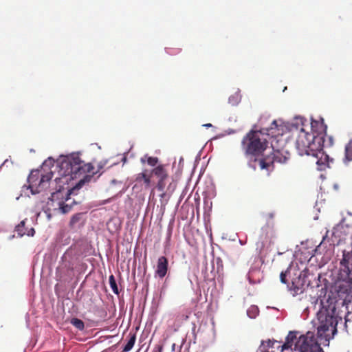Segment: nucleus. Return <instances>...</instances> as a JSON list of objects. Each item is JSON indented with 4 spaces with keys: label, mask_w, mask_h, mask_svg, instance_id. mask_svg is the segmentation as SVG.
<instances>
[{
    "label": "nucleus",
    "mask_w": 352,
    "mask_h": 352,
    "mask_svg": "<svg viewBox=\"0 0 352 352\" xmlns=\"http://www.w3.org/2000/svg\"><path fill=\"white\" fill-rule=\"evenodd\" d=\"M58 174L61 177H56L55 182L57 184L60 183L63 184L65 182H62L64 177L69 176V179H66L65 182H68V179L76 178L80 176L82 173H89L91 175H87L84 179H80L78 182V186L82 185L85 179H90L96 172L94 171V166L91 163L85 164L78 155H74L64 158L59 164Z\"/></svg>",
    "instance_id": "obj_1"
},
{
    "label": "nucleus",
    "mask_w": 352,
    "mask_h": 352,
    "mask_svg": "<svg viewBox=\"0 0 352 352\" xmlns=\"http://www.w3.org/2000/svg\"><path fill=\"white\" fill-rule=\"evenodd\" d=\"M297 331L289 332L285 343L280 346L282 352L287 350L296 352H323L313 332L308 331L299 337H297Z\"/></svg>",
    "instance_id": "obj_2"
},
{
    "label": "nucleus",
    "mask_w": 352,
    "mask_h": 352,
    "mask_svg": "<svg viewBox=\"0 0 352 352\" xmlns=\"http://www.w3.org/2000/svg\"><path fill=\"white\" fill-rule=\"evenodd\" d=\"M261 130H251L243 137L241 147L247 156L254 157V160L263 154L267 147V142L263 138Z\"/></svg>",
    "instance_id": "obj_3"
},
{
    "label": "nucleus",
    "mask_w": 352,
    "mask_h": 352,
    "mask_svg": "<svg viewBox=\"0 0 352 352\" xmlns=\"http://www.w3.org/2000/svg\"><path fill=\"white\" fill-rule=\"evenodd\" d=\"M320 142H322V138L315 137L301 127L296 141V147L300 155H309L320 148Z\"/></svg>",
    "instance_id": "obj_4"
},
{
    "label": "nucleus",
    "mask_w": 352,
    "mask_h": 352,
    "mask_svg": "<svg viewBox=\"0 0 352 352\" xmlns=\"http://www.w3.org/2000/svg\"><path fill=\"white\" fill-rule=\"evenodd\" d=\"M318 318L320 321V325L318 327V333L322 336L327 331L333 333L337 331V324L342 317L338 316L335 306L330 307L329 309H322L318 314Z\"/></svg>",
    "instance_id": "obj_5"
},
{
    "label": "nucleus",
    "mask_w": 352,
    "mask_h": 352,
    "mask_svg": "<svg viewBox=\"0 0 352 352\" xmlns=\"http://www.w3.org/2000/svg\"><path fill=\"white\" fill-rule=\"evenodd\" d=\"M290 153L284 150H276L273 153L260 159L254 160V164L250 162V165L255 169L258 166L261 170H270L275 162L280 164L287 163L290 159Z\"/></svg>",
    "instance_id": "obj_6"
},
{
    "label": "nucleus",
    "mask_w": 352,
    "mask_h": 352,
    "mask_svg": "<svg viewBox=\"0 0 352 352\" xmlns=\"http://www.w3.org/2000/svg\"><path fill=\"white\" fill-rule=\"evenodd\" d=\"M52 177V171H50L45 175H41L38 170H32L28 178L29 188L32 193H39L47 189Z\"/></svg>",
    "instance_id": "obj_7"
},
{
    "label": "nucleus",
    "mask_w": 352,
    "mask_h": 352,
    "mask_svg": "<svg viewBox=\"0 0 352 352\" xmlns=\"http://www.w3.org/2000/svg\"><path fill=\"white\" fill-rule=\"evenodd\" d=\"M333 144V138L328 137L327 142H320V148L310 153L309 155L315 158L316 164L318 166L319 170H324L326 167H330V163L333 162V160L330 158L323 151L324 147H331Z\"/></svg>",
    "instance_id": "obj_8"
},
{
    "label": "nucleus",
    "mask_w": 352,
    "mask_h": 352,
    "mask_svg": "<svg viewBox=\"0 0 352 352\" xmlns=\"http://www.w3.org/2000/svg\"><path fill=\"white\" fill-rule=\"evenodd\" d=\"M151 177L154 176L157 179L156 188L159 191L162 192L160 197H164L166 195L164 189L166 185V180L169 177L166 165L162 164H158L156 167L151 170Z\"/></svg>",
    "instance_id": "obj_9"
},
{
    "label": "nucleus",
    "mask_w": 352,
    "mask_h": 352,
    "mask_svg": "<svg viewBox=\"0 0 352 352\" xmlns=\"http://www.w3.org/2000/svg\"><path fill=\"white\" fill-rule=\"evenodd\" d=\"M309 271L305 270L302 271L297 279L292 282V286L290 288L294 292V295L302 294L305 287L310 284V280H307Z\"/></svg>",
    "instance_id": "obj_10"
},
{
    "label": "nucleus",
    "mask_w": 352,
    "mask_h": 352,
    "mask_svg": "<svg viewBox=\"0 0 352 352\" xmlns=\"http://www.w3.org/2000/svg\"><path fill=\"white\" fill-rule=\"evenodd\" d=\"M311 129L312 133L315 137L322 138V142H327L328 135H327V126L324 124V119L320 118L318 120H312L311 122Z\"/></svg>",
    "instance_id": "obj_11"
},
{
    "label": "nucleus",
    "mask_w": 352,
    "mask_h": 352,
    "mask_svg": "<svg viewBox=\"0 0 352 352\" xmlns=\"http://www.w3.org/2000/svg\"><path fill=\"white\" fill-rule=\"evenodd\" d=\"M168 265V259L164 256H160L157 260L155 275L163 278L167 273Z\"/></svg>",
    "instance_id": "obj_12"
},
{
    "label": "nucleus",
    "mask_w": 352,
    "mask_h": 352,
    "mask_svg": "<svg viewBox=\"0 0 352 352\" xmlns=\"http://www.w3.org/2000/svg\"><path fill=\"white\" fill-rule=\"evenodd\" d=\"M135 180L138 182H144L145 187L148 188L151 184V170L148 169H144L142 173H138L136 175Z\"/></svg>",
    "instance_id": "obj_13"
},
{
    "label": "nucleus",
    "mask_w": 352,
    "mask_h": 352,
    "mask_svg": "<svg viewBox=\"0 0 352 352\" xmlns=\"http://www.w3.org/2000/svg\"><path fill=\"white\" fill-rule=\"evenodd\" d=\"M128 338H129V340L127 341V343L123 348L122 352H128V351H131L135 344V340H136L135 333L130 332L129 333Z\"/></svg>",
    "instance_id": "obj_14"
},
{
    "label": "nucleus",
    "mask_w": 352,
    "mask_h": 352,
    "mask_svg": "<svg viewBox=\"0 0 352 352\" xmlns=\"http://www.w3.org/2000/svg\"><path fill=\"white\" fill-rule=\"evenodd\" d=\"M344 162L352 161V139L345 146V157Z\"/></svg>",
    "instance_id": "obj_15"
},
{
    "label": "nucleus",
    "mask_w": 352,
    "mask_h": 352,
    "mask_svg": "<svg viewBox=\"0 0 352 352\" xmlns=\"http://www.w3.org/2000/svg\"><path fill=\"white\" fill-rule=\"evenodd\" d=\"M70 323L80 331H82L85 329V324L83 321L77 318H72L70 320Z\"/></svg>",
    "instance_id": "obj_16"
},
{
    "label": "nucleus",
    "mask_w": 352,
    "mask_h": 352,
    "mask_svg": "<svg viewBox=\"0 0 352 352\" xmlns=\"http://www.w3.org/2000/svg\"><path fill=\"white\" fill-rule=\"evenodd\" d=\"M265 130L267 134L271 133L272 135H278L279 134L278 132L277 133H276V132L274 131L275 130L279 131L277 121L276 120H273L272 122L271 123L270 126L269 128H266Z\"/></svg>",
    "instance_id": "obj_17"
},
{
    "label": "nucleus",
    "mask_w": 352,
    "mask_h": 352,
    "mask_svg": "<svg viewBox=\"0 0 352 352\" xmlns=\"http://www.w3.org/2000/svg\"><path fill=\"white\" fill-rule=\"evenodd\" d=\"M145 157H146V162L150 166L155 168L158 165L159 159L157 157H151L145 155Z\"/></svg>",
    "instance_id": "obj_18"
},
{
    "label": "nucleus",
    "mask_w": 352,
    "mask_h": 352,
    "mask_svg": "<svg viewBox=\"0 0 352 352\" xmlns=\"http://www.w3.org/2000/svg\"><path fill=\"white\" fill-rule=\"evenodd\" d=\"M258 313L259 310L256 306H251L247 311V314L250 318H255Z\"/></svg>",
    "instance_id": "obj_19"
},
{
    "label": "nucleus",
    "mask_w": 352,
    "mask_h": 352,
    "mask_svg": "<svg viewBox=\"0 0 352 352\" xmlns=\"http://www.w3.org/2000/svg\"><path fill=\"white\" fill-rule=\"evenodd\" d=\"M109 285H110V287H111L112 291L116 294H119V291H118V286H117L116 281L114 276L111 274L109 276Z\"/></svg>",
    "instance_id": "obj_20"
},
{
    "label": "nucleus",
    "mask_w": 352,
    "mask_h": 352,
    "mask_svg": "<svg viewBox=\"0 0 352 352\" xmlns=\"http://www.w3.org/2000/svg\"><path fill=\"white\" fill-rule=\"evenodd\" d=\"M25 221H22L15 228V231L17 232L18 235H19L20 236H23L25 234Z\"/></svg>",
    "instance_id": "obj_21"
},
{
    "label": "nucleus",
    "mask_w": 352,
    "mask_h": 352,
    "mask_svg": "<svg viewBox=\"0 0 352 352\" xmlns=\"http://www.w3.org/2000/svg\"><path fill=\"white\" fill-rule=\"evenodd\" d=\"M261 342H263L265 343L264 346L265 347V349H267V351H269V349L274 347V344L278 342L275 340H270V339L265 340V341L262 340Z\"/></svg>",
    "instance_id": "obj_22"
},
{
    "label": "nucleus",
    "mask_w": 352,
    "mask_h": 352,
    "mask_svg": "<svg viewBox=\"0 0 352 352\" xmlns=\"http://www.w3.org/2000/svg\"><path fill=\"white\" fill-rule=\"evenodd\" d=\"M286 276H287V272H281V273L280 274V279L281 283H285V284L287 283Z\"/></svg>",
    "instance_id": "obj_23"
},
{
    "label": "nucleus",
    "mask_w": 352,
    "mask_h": 352,
    "mask_svg": "<svg viewBox=\"0 0 352 352\" xmlns=\"http://www.w3.org/2000/svg\"><path fill=\"white\" fill-rule=\"evenodd\" d=\"M60 209L63 213H67L69 211L70 207L68 205H64V204L60 205Z\"/></svg>",
    "instance_id": "obj_24"
},
{
    "label": "nucleus",
    "mask_w": 352,
    "mask_h": 352,
    "mask_svg": "<svg viewBox=\"0 0 352 352\" xmlns=\"http://www.w3.org/2000/svg\"><path fill=\"white\" fill-rule=\"evenodd\" d=\"M264 345H265V343L263 342H261V345L259 346V347L258 349V352H270L269 351H267V349H265Z\"/></svg>",
    "instance_id": "obj_25"
},
{
    "label": "nucleus",
    "mask_w": 352,
    "mask_h": 352,
    "mask_svg": "<svg viewBox=\"0 0 352 352\" xmlns=\"http://www.w3.org/2000/svg\"><path fill=\"white\" fill-rule=\"evenodd\" d=\"M163 349V346L162 344H157L153 349V352H162Z\"/></svg>",
    "instance_id": "obj_26"
},
{
    "label": "nucleus",
    "mask_w": 352,
    "mask_h": 352,
    "mask_svg": "<svg viewBox=\"0 0 352 352\" xmlns=\"http://www.w3.org/2000/svg\"><path fill=\"white\" fill-rule=\"evenodd\" d=\"M62 186L60 185V188H61ZM60 192V188H59L56 192H52V195H51V199L53 200L55 197Z\"/></svg>",
    "instance_id": "obj_27"
},
{
    "label": "nucleus",
    "mask_w": 352,
    "mask_h": 352,
    "mask_svg": "<svg viewBox=\"0 0 352 352\" xmlns=\"http://www.w3.org/2000/svg\"><path fill=\"white\" fill-rule=\"evenodd\" d=\"M175 186L173 185V184H170L168 186L167 190H170V192H173L175 190Z\"/></svg>",
    "instance_id": "obj_28"
},
{
    "label": "nucleus",
    "mask_w": 352,
    "mask_h": 352,
    "mask_svg": "<svg viewBox=\"0 0 352 352\" xmlns=\"http://www.w3.org/2000/svg\"><path fill=\"white\" fill-rule=\"evenodd\" d=\"M34 233H35L34 229V228H31L30 230V231L27 233V235L32 236H34Z\"/></svg>",
    "instance_id": "obj_29"
},
{
    "label": "nucleus",
    "mask_w": 352,
    "mask_h": 352,
    "mask_svg": "<svg viewBox=\"0 0 352 352\" xmlns=\"http://www.w3.org/2000/svg\"><path fill=\"white\" fill-rule=\"evenodd\" d=\"M140 162L143 164L146 162V157H145V155L140 159Z\"/></svg>",
    "instance_id": "obj_30"
},
{
    "label": "nucleus",
    "mask_w": 352,
    "mask_h": 352,
    "mask_svg": "<svg viewBox=\"0 0 352 352\" xmlns=\"http://www.w3.org/2000/svg\"><path fill=\"white\" fill-rule=\"evenodd\" d=\"M203 126H205V127L208 128V127H211L212 124L210 123H208V124H204Z\"/></svg>",
    "instance_id": "obj_31"
},
{
    "label": "nucleus",
    "mask_w": 352,
    "mask_h": 352,
    "mask_svg": "<svg viewBox=\"0 0 352 352\" xmlns=\"http://www.w3.org/2000/svg\"><path fill=\"white\" fill-rule=\"evenodd\" d=\"M76 221V219L74 217H72V219H71V223H73Z\"/></svg>",
    "instance_id": "obj_32"
},
{
    "label": "nucleus",
    "mask_w": 352,
    "mask_h": 352,
    "mask_svg": "<svg viewBox=\"0 0 352 352\" xmlns=\"http://www.w3.org/2000/svg\"><path fill=\"white\" fill-rule=\"evenodd\" d=\"M182 316L184 317V318L185 320H187V319L188 318V315H185V316H184V315H183Z\"/></svg>",
    "instance_id": "obj_33"
},
{
    "label": "nucleus",
    "mask_w": 352,
    "mask_h": 352,
    "mask_svg": "<svg viewBox=\"0 0 352 352\" xmlns=\"http://www.w3.org/2000/svg\"><path fill=\"white\" fill-rule=\"evenodd\" d=\"M148 346H146V349H145V350H144V352H146V351L148 350Z\"/></svg>",
    "instance_id": "obj_34"
},
{
    "label": "nucleus",
    "mask_w": 352,
    "mask_h": 352,
    "mask_svg": "<svg viewBox=\"0 0 352 352\" xmlns=\"http://www.w3.org/2000/svg\"><path fill=\"white\" fill-rule=\"evenodd\" d=\"M144 346V345H142V346L141 348L139 349L138 351H141L142 348Z\"/></svg>",
    "instance_id": "obj_35"
}]
</instances>
